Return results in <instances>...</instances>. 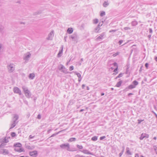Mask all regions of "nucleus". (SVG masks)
I'll return each instance as SVG.
<instances>
[{"instance_id":"nucleus-1","label":"nucleus","mask_w":157,"mask_h":157,"mask_svg":"<svg viewBox=\"0 0 157 157\" xmlns=\"http://www.w3.org/2000/svg\"><path fill=\"white\" fill-rule=\"evenodd\" d=\"M22 89L24 92L26 97L28 98H30L31 96V94L28 89L25 86L22 87Z\"/></svg>"},{"instance_id":"nucleus-2","label":"nucleus","mask_w":157,"mask_h":157,"mask_svg":"<svg viewBox=\"0 0 157 157\" xmlns=\"http://www.w3.org/2000/svg\"><path fill=\"white\" fill-rule=\"evenodd\" d=\"M73 41L77 42L79 38L77 34L76 33H74L73 34L71 35L70 36Z\"/></svg>"},{"instance_id":"nucleus-3","label":"nucleus","mask_w":157,"mask_h":157,"mask_svg":"<svg viewBox=\"0 0 157 157\" xmlns=\"http://www.w3.org/2000/svg\"><path fill=\"white\" fill-rule=\"evenodd\" d=\"M61 148L63 149H66L68 151H71L70 150V146L69 143L62 144L60 145Z\"/></svg>"},{"instance_id":"nucleus-4","label":"nucleus","mask_w":157,"mask_h":157,"mask_svg":"<svg viewBox=\"0 0 157 157\" xmlns=\"http://www.w3.org/2000/svg\"><path fill=\"white\" fill-rule=\"evenodd\" d=\"M9 72L11 73L15 70V65L13 63H10L7 66Z\"/></svg>"},{"instance_id":"nucleus-5","label":"nucleus","mask_w":157,"mask_h":157,"mask_svg":"<svg viewBox=\"0 0 157 157\" xmlns=\"http://www.w3.org/2000/svg\"><path fill=\"white\" fill-rule=\"evenodd\" d=\"M54 31H52L51 32L48 34V37L46 38V40H52L54 36Z\"/></svg>"},{"instance_id":"nucleus-6","label":"nucleus","mask_w":157,"mask_h":157,"mask_svg":"<svg viewBox=\"0 0 157 157\" xmlns=\"http://www.w3.org/2000/svg\"><path fill=\"white\" fill-rule=\"evenodd\" d=\"M31 54L29 52H27L24 55V59L25 61H28L30 57Z\"/></svg>"},{"instance_id":"nucleus-7","label":"nucleus","mask_w":157,"mask_h":157,"mask_svg":"<svg viewBox=\"0 0 157 157\" xmlns=\"http://www.w3.org/2000/svg\"><path fill=\"white\" fill-rule=\"evenodd\" d=\"M13 91L15 93L18 94L19 95L21 94V90L17 87H15L13 88Z\"/></svg>"},{"instance_id":"nucleus-8","label":"nucleus","mask_w":157,"mask_h":157,"mask_svg":"<svg viewBox=\"0 0 157 157\" xmlns=\"http://www.w3.org/2000/svg\"><path fill=\"white\" fill-rule=\"evenodd\" d=\"M149 137V135L145 133H142L140 135V139L142 140L144 138H147Z\"/></svg>"},{"instance_id":"nucleus-9","label":"nucleus","mask_w":157,"mask_h":157,"mask_svg":"<svg viewBox=\"0 0 157 157\" xmlns=\"http://www.w3.org/2000/svg\"><path fill=\"white\" fill-rule=\"evenodd\" d=\"M30 155L33 157H36L37 155V152L36 151L30 152H29Z\"/></svg>"},{"instance_id":"nucleus-10","label":"nucleus","mask_w":157,"mask_h":157,"mask_svg":"<svg viewBox=\"0 0 157 157\" xmlns=\"http://www.w3.org/2000/svg\"><path fill=\"white\" fill-rule=\"evenodd\" d=\"M80 151L85 154L87 155H93V153L90 152L89 151L87 150H84L82 151Z\"/></svg>"},{"instance_id":"nucleus-11","label":"nucleus","mask_w":157,"mask_h":157,"mask_svg":"<svg viewBox=\"0 0 157 157\" xmlns=\"http://www.w3.org/2000/svg\"><path fill=\"white\" fill-rule=\"evenodd\" d=\"M100 23H99L97 27L94 29V31L95 33H98V31L100 29V27L102 25V24L100 25Z\"/></svg>"},{"instance_id":"nucleus-12","label":"nucleus","mask_w":157,"mask_h":157,"mask_svg":"<svg viewBox=\"0 0 157 157\" xmlns=\"http://www.w3.org/2000/svg\"><path fill=\"white\" fill-rule=\"evenodd\" d=\"M18 118L19 116L18 115L16 114H14L12 119V121L17 122L16 121L18 119Z\"/></svg>"},{"instance_id":"nucleus-13","label":"nucleus","mask_w":157,"mask_h":157,"mask_svg":"<svg viewBox=\"0 0 157 157\" xmlns=\"http://www.w3.org/2000/svg\"><path fill=\"white\" fill-rule=\"evenodd\" d=\"M14 150L16 151L21 152L24 151V150L22 148H20L19 147H15L14 148Z\"/></svg>"},{"instance_id":"nucleus-14","label":"nucleus","mask_w":157,"mask_h":157,"mask_svg":"<svg viewBox=\"0 0 157 157\" xmlns=\"http://www.w3.org/2000/svg\"><path fill=\"white\" fill-rule=\"evenodd\" d=\"M18 121L15 122L14 121H12L11 123V126L10 128H14L16 125V124L17 123Z\"/></svg>"},{"instance_id":"nucleus-15","label":"nucleus","mask_w":157,"mask_h":157,"mask_svg":"<svg viewBox=\"0 0 157 157\" xmlns=\"http://www.w3.org/2000/svg\"><path fill=\"white\" fill-rule=\"evenodd\" d=\"M104 35H105L104 33H102L96 39L97 40H100V39L101 40V39H103V36H104Z\"/></svg>"},{"instance_id":"nucleus-16","label":"nucleus","mask_w":157,"mask_h":157,"mask_svg":"<svg viewBox=\"0 0 157 157\" xmlns=\"http://www.w3.org/2000/svg\"><path fill=\"white\" fill-rule=\"evenodd\" d=\"M73 31V29L72 28H69L68 29L67 32L69 34H70L72 33Z\"/></svg>"},{"instance_id":"nucleus-17","label":"nucleus","mask_w":157,"mask_h":157,"mask_svg":"<svg viewBox=\"0 0 157 157\" xmlns=\"http://www.w3.org/2000/svg\"><path fill=\"white\" fill-rule=\"evenodd\" d=\"M109 3L108 2V1H105L103 4V6L104 7H106L109 5Z\"/></svg>"},{"instance_id":"nucleus-18","label":"nucleus","mask_w":157,"mask_h":157,"mask_svg":"<svg viewBox=\"0 0 157 157\" xmlns=\"http://www.w3.org/2000/svg\"><path fill=\"white\" fill-rule=\"evenodd\" d=\"M135 88V86H134V85L132 84L129 86L127 88H126V89H133Z\"/></svg>"},{"instance_id":"nucleus-19","label":"nucleus","mask_w":157,"mask_h":157,"mask_svg":"<svg viewBox=\"0 0 157 157\" xmlns=\"http://www.w3.org/2000/svg\"><path fill=\"white\" fill-rule=\"evenodd\" d=\"M2 151V153L4 155L8 154H9L8 151L7 149H3Z\"/></svg>"},{"instance_id":"nucleus-20","label":"nucleus","mask_w":157,"mask_h":157,"mask_svg":"<svg viewBox=\"0 0 157 157\" xmlns=\"http://www.w3.org/2000/svg\"><path fill=\"white\" fill-rule=\"evenodd\" d=\"M65 67L62 64H60L58 66V69L61 71V70L63 69H64Z\"/></svg>"},{"instance_id":"nucleus-21","label":"nucleus","mask_w":157,"mask_h":157,"mask_svg":"<svg viewBox=\"0 0 157 157\" xmlns=\"http://www.w3.org/2000/svg\"><path fill=\"white\" fill-rule=\"evenodd\" d=\"M138 24V22L137 21H132L131 22L132 25V26H135Z\"/></svg>"},{"instance_id":"nucleus-22","label":"nucleus","mask_w":157,"mask_h":157,"mask_svg":"<svg viewBox=\"0 0 157 157\" xmlns=\"http://www.w3.org/2000/svg\"><path fill=\"white\" fill-rule=\"evenodd\" d=\"M35 77V75L33 73L30 74L29 75V78L33 79Z\"/></svg>"},{"instance_id":"nucleus-23","label":"nucleus","mask_w":157,"mask_h":157,"mask_svg":"<svg viewBox=\"0 0 157 157\" xmlns=\"http://www.w3.org/2000/svg\"><path fill=\"white\" fill-rule=\"evenodd\" d=\"M122 82H123L122 81H120L117 83V84L116 85V86L117 87H120L121 86V83H122Z\"/></svg>"},{"instance_id":"nucleus-24","label":"nucleus","mask_w":157,"mask_h":157,"mask_svg":"<svg viewBox=\"0 0 157 157\" xmlns=\"http://www.w3.org/2000/svg\"><path fill=\"white\" fill-rule=\"evenodd\" d=\"M62 53H63L62 50H59L58 54L57 55V57H61L62 56Z\"/></svg>"},{"instance_id":"nucleus-25","label":"nucleus","mask_w":157,"mask_h":157,"mask_svg":"<svg viewBox=\"0 0 157 157\" xmlns=\"http://www.w3.org/2000/svg\"><path fill=\"white\" fill-rule=\"evenodd\" d=\"M15 147H20L21 146V144L20 143H17L14 145Z\"/></svg>"},{"instance_id":"nucleus-26","label":"nucleus","mask_w":157,"mask_h":157,"mask_svg":"<svg viewBox=\"0 0 157 157\" xmlns=\"http://www.w3.org/2000/svg\"><path fill=\"white\" fill-rule=\"evenodd\" d=\"M4 27L2 25L0 24V32H3L4 29Z\"/></svg>"},{"instance_id":"nucleus-27","label":"nucleus","mask_w":157,"mask_h":157,"mask_svg":"<svg viewBox=\"0 0 157 157\" xmlns=\"http://www.w3.org/2000/svg\"><path fill=\"white\" fill-rule=\"evenodd\" d=\"M138 84V82L136 81V80H135L133 81L132 82V84L134 85V86H135V87Z\"/></svg>"},{"instance_id":"nucleus-28","label":"nucleus","mask_w":157,"mask_h":157,"mask_svg":"<svg viewBox=\"0 0 157 157\" xmlns=\"http://www.w3.org/2000/svg\"><path fill=\"white\" fill-rule=\"evenodd\" d=\"M61 71L65 74H67L68 73L65 67L64 69H62Z\"/></svg>"},{"instance_id":"nucleus-29","label":"nucleus","mask_w":157,"mask_h":157,"mask_svg":"<svg viewBox=\"0 0 157 157\" xmlns=\"http://www.w3.org/2000/svg\"><path fill=\"white\" fill-rule=\"evenodd\" d=\"M26 147L29 149H32L34 148V147L33 146H31L29 145H27L26 146Z\"/></svg>"},{"instance_id":"nucleus-30","label":"nucleus","mask_w":157,"mask_h":157,"mask_svg":"<svg viewBox=\"0 0 157 157\" xmlns=\"http://www.w3.org/2000/svg\"><path fill=\"white\" fill-rule=\"evenodd\" d=\"M98 137L96 136H94L91 138V140L93 141H95L97 140Z\"/></svg>"},{"instance_id":"nucleus-31","label":"nucleus","mask_w":157,"mask_h":157,"mask_svg":"<svg viewBox=\"0 0 157 157\" xmlns=\"http://www.w3.org/2000/svg\"><path fill=\"white\" fill-rule=\"evenodd\" d=\"M74 73L75 74L77 75V76L78 77V78H81V75L79 73H78L76 71L74 72Z\"/></svg>"},{"instance_id":"nucleus-32","label":"nucleus","mask_w":157,"mask_h":157,"mask_svg":"<svg viewBox=\"0 0 157 157\" xmlns=\"http://www.w3.org/2000/svg\"><path fill=\"white\" fill-rule=\"evenodd\" d=\"M93 23L95 24L98 23V20L97 19H95L93 20Z\"/></svg>"},{"instance_id":"nucleus-33","label":"nucleus","mask_w":157,"mask_h":157,"mask_svg":"<svg viewBox=\"0 0 157 157\" xmlns=\"http://www.w3.org/2000/svg\"><path fill=\"white\" fill-rule=\"evenodd\" d=\"M76 139L75 138H70L69 140V141L72 142L73 141H75Z\"/></svg>"},{"instance_id":"nucleus-34","label":"nucleus","mask_w":157,"mask_h":157,"mask_svg":"<svg viewBox=\"0 0 157 157\" xmlns=\"http://www.w3.org/2000/svg\"><path fill=\"white\" fill-rule=\"evenodd\" d=\"M105 14V12L104 11H102L100 13V15L101 17H102Z\"/></svg>"},{"instance_id":"nucleus-35","label":"nucleus","mask_w":157,"mask_h":157,"mask_svg":"<svg viewBox=\"0 0 157 157\" xmlns=\"http://www.w3.org/2000/svg\"><path fill=\"white\" fill-rule=\"evenodd\" d=\"M6 145V144H5L4 143H3L1 144L0 145V148H3L4 147V146Z\"/></svg>"},{"instance_id":"nucleus-36","label":"nucleus","mask_w":157,"mask_h":157,"mask_svg":"<svg viewBox=\"0 0 157 157\" xmlns=\"http://www.w3.org/2000/svg\"><path fill=\"white\" fill-rule=\"evenodd\" d=\"M129 148L128 147H127L126 148V150H127V152L128 154H129V155H131V153L129 151Z\"/></svg>"},{"instance_id":"nucleus-37","label":"nucleus","mask_w":157,"mask_h":157,"mask_svg":"<svg viewBox=\"0 0 157 157\" xmlns=\"http://www.w3.org/2000/svg\"><path fill=\"white\" fill-rule=\"evenodd\" d=\"M77 147L79 149H82L83 148V146L82 145H80L78 144L77 145Z\"/></svg>"},{"instance_id":"nucleus-38","label":"nucleus","mask_w":157,"mask_h":157,"mask_svg":"<svg viewBox=\"0 0 157 157\" xmlns=\"http://www.w3.org/2000/svg\"><path fill=\"white\" fill-rule=\"evenodd\" d=\"M9 140H7L6 138V137H5L3 140V142H5V143H7L8 142Z\"/></svg>"},{"instance_id":"nucleus-39","label":"nucleus","mask_w":157,"mask_h":157,"mask_svg":"<svg viewBox=\"0 0 157 157\" xmlns=\"http://www.w3.org/2000/svg\"><path fill=\"white\" fill-rule=\"evenodd\" d=\"M154 149L155 151V153L157 154V147L156 146H154Z\"/></svg>"},{"instance_id":"nucleus-40","label":"nucleus","mask_w":157,"mask_h":157,"mask_svg":"<svg viewBox=\"0 0 157 157\" xmlns=\"http://www.w3.org/2000/svg\"><path fill=\"white\" fill-rule=\"evenodd\" d=\"M11 135L12 137H14L16 136V134L15 132H13L11 133Z\"/></svg>"},{"instance_id":"nucleus-41","label":"nucleus","mask_w":157,"mask_h":157,"mask_svg":"<svg viewBox=\"0 0 157 157\" xmlns=\"http://www.w3.org/2000/svg\"><path fill=\"white\" fill-rule=\"evenodd\" d=\"M41 13V12L39 11H37L36 12H35L34 13V15H36L38 14H40Z\"/></svg>"},{"instance_id":"nucleus-42","label":"nucleus","mask_w":157,"mask_h":157,"mask_svg":"<svg viewBox=\"0 0 157 157\" xmlns=\"http://www.w3.org/2000/svg\"><path fill=\"white\" fill-rule=\"evenodd\" d=\"M123 76V74L122 73H120L116 77V78H120L121 77H122Z\"/></svg>"},{"instance_id":"nucleus-43","label":"nucleus","mask_w":157,"mask_h":157,"mask_svg":"<svg viewBox=\"0 0 157 157\" xmlns=\"http://www.w3.org/2000/svg\"><path fill=\"white\" fill-rule=\"evenodd\" d=\"M74 69V67L73 66H71L69 67V70L71 71Z\"/></svg>"},{"instance_id":"nucleus-44","label":"nucleus","mask_w":157,"mask_h":157,"mask_svg":"<svg viewBox=\"0 0 157 157\" xmlns=\"http://www.w3.org/2000/svg\"><path fill=\"white\" fill-rule=\"evenodd\" d=\"M113 65L114 67H118V65L116 63H113Z\"/></svg>"},{"instance_id":"nucleus-45","label":"nucleus","mask_w":157,"mask_h":157,"mask_svg":"<svg viewBox=\"0 0 157 157\" xmlns=\"http://www.w3.org/2000/svg\"><path fill=\"white\" fill-rule=\"evenodd\" d=\"M124 29L125 30H130V28L128 27H125L124 28Z\"/></svg>"},{"instance_id":"nucleus-46","label":"nucleus","mask_w":157,"mask_h":157,"mask_svg":"<svg viewBox=\"0 0 157 157\" xmlns=\"http://www.w3.org/2000/svg\"><path fill=\"white\" fill-rule=\"evenodd\" d=\"M119 53L118 52H117V53H115V54H113V57H115V56H117V55H118L119 54Z\"/></svg>"},{"instance_id":"nucleus-47","label":"nucleus","mask_w":157,"mask_h":157,"mask_svg":"<svg viewBox=\"0 0 157 157\" xmlns=\"http://www.w3.org/2000/svg\"><path fill=\"white\" fill-rule=\"evenodd\" d=\"M3 45L2 44L0 43V52H1V49L2 48Z\"/></svg>"},{"instance_id":"nucleus-48","label":"nucleus","mask_w":157,"mask_h":157,"mask_svg":"<svg viewBox=\"0 0 157 157\" xmlns=\"http://www.w3.org/2000/svg\"><path fill=\"white\" fill-rule=\"evenodd\" d=\"M144 121V120H138V124H140L141 123V122L142 121Z\"/></svg>"},{"instance_id":"nucleus-49","label":"nucleus","mask_w":157,"mask_h":157,"mask_svg":"<svg viewBox=\"0 0 157 157\" xmlns=\"http://www.w3.org/2000/svg\"><path fill=\"white\" fill-rule=\"evenodd\" d=\"M41 118V116L40 115V114H39L37 116V118L39 119H40Z\"/></svg>"},{"instance_id":"nucleus-50","label":"nucleus","mask_w":157,"mask_h":157,"mask_svg":"<svg viewBox=\"0 0 157 157\" xmlns=\"http://www.w3.org/2000/svg\"><path fill=\"white\" fill-rule=\"evenodd\" d=\"M105 138V136H102V137H100V140H101Z\"/></svg>"},{"instance_id":"nucleus-51","label":"nucleus","mask_w":157,"mask_h":157,"mask_svg":"<svg viewBox=\"0 0 157 157\" xmlns=\"http://www.w3.org/2000/svg\"><path fill=\"white\" fill-rule=\"evenodd\" d=\"M152 112L155 115L156 118H157V114L153 111H152Z\"/></svg>"},{"instance_id":"nucleus-52","label":"nucleus","mask_w":157,"mask_h":157,"mask_svg":"<svg viewBox=\"0 0 157 157\" xmlns=\"http://www.w3.org/2000/svg\"><path fill=\"white\" fill-rule=\"evenodd\" d=\"M123 42V40H120L119 42V44L121 45L122 44V43Z\"/></svg>"},{"instance_id":"nucleus-53","label":"nucleus","mask_w":157,"mask_h":157,"mask_svg":"<svg viewBox=\"0 0 157 157\" xmlns=\"http://www.w3.org/2000/svg\"><path fill=\"white\" fill-rule=\"evenodd\" d=\"M145 66L147 68L148 66V63H146L145 64Z\"/></svg>"},{"instance_id":"nucleus-54","label":"nucleus","mask_w":157,"mask_h":157,"mask_svg":"<svg viewBox=\"0 0 157 157\" xmlns=\"http://www.w3.org/2000/svg\"><path fill=\"white\" fill-rule=\"evenodd\" d=\"M116 31H117V30H111L109 31V32L110 33H111V32H115Z\"/></svg>"},{"instance_id":"nucleus-55","label":"nucleus","mask_w":157,"mask_h":157,"mask_svg":"<svg viewBox=\"0 0 157 157\" xmlns=\"http://www.w3.org/2000/svg\"><path fill=\"white\" fill-rule=\"evenodd\" d=\"M86 86L85 85V84H82V88L83 89H84V87Z\"/></svg>"},{"instance_id":"nucleus-56","label":"nucleus","mask_w":157,"mask_h":157,"mask_svg":"<svg viewBox=\"0 0 157 157\" xmlns=\"http://www.w3.org/2000/svg\"><path fill=\"white\" fill-rule=\"evenodd\" d=\"M149 32L151 33H152V30L151 29H149Z\"/></svg>"},{"instance_id":"nucleus-57","label":"nucleus","mask_w":157,"mask_h":157,"mask_svg":"<svg viewBox=\"0 0 157 157\" xmlns=\"http://www.w3.org/2000/svg\"><path fill=\"white\" fill-rule=\"evenodd\" d=\"M123 151H122V152H121L120 153V154H119L120 156H121V155H122Z\"/></svg>"},{"instance_id":"nucleus-58","label":"nucleus","mask_w":157,"mask_h":157,"mask_svg":"<svg viewBox=\"0 0 157 157\" xmlns=\"http://www.w3.org/2000/svg\"><path fill=\"white\" fill-rule=\"evenodd\" d=\"M118 68V67H116V68L114 70V72L116 71L117 70Z\"/></svg>"},{"instance_id":"nucleus-59","label":"nucleus","mask_w":157,"mask_h":157,"mask_svg":"<svg viewBox=\"0 0 157 157\" xmlns=\"http://www.w3.org/2000/svg\"><path fill=\"white\" fill-rule=\"evenodd\" d=\"M33 137H34V136H32V135H30V136H29V138H30V139H32V138H33Z\"/></svg>"},{"instance_id":"nucleus-60","label":"nucleus","mask_w":157,"mask_h":157,"mask_svg":"<svg viewBox=\"0 0 157 157\" xmlns=\"http://www.w3.org/2000/svg\"><path fill=\"white\" fill-rule=\"evenodd\" d=\"M63 45H62L61 47V49L60 50H62V51H63Z\"/></svg>"},{"instance_id":"nucleus-61","label":"nucleus","mask_w":157,"mask_h":157,"mask_svg":"<svg viewBox=\"0 0 157 157\" xmlns=\"http://www.w3.org/2000/svg\"><path fill=\"white\" fill-rule=\"evenodd\" d=\"M82 79V78H78V81L79 82H80Z\"/></svg>"},{"instance_id":"nucleus-62","label":"nucleus","mask_w":157,"mask_h":157,"mask_svg":"<svg viewBox=\"0 0 157 157\" xmlns=\"http://www.w3.org/2000/svg\"><path fill=\"white\" fill-rule=\"evenodd\" d=\"M67 37V36H64V40H65V42H66V38Z\"/></svg>"},{"instance_id":"nucleus-63","label":"nucleus","mask_w":157,"mask_h":157,"mask_svg":"<svg viewBox=\"0 0 157 157\" xmlns=\"http://www.w3.org/2000/svg\"><path fill=\"white\" fill-rule=\"evenodd\" d=\"M135 157H139V156L138 154H136L135 155Z\"/></svg>"},{"instance_id":"nucleus-64","label":"nucleus","mask_w":157,"mask_h":157,"mask_svg":"<svg viewBox=\"0 0 157 157\" xmlns=\"http://www.w3.org/2000/svg\"><path fill=\"white\" fill-rule=\"evenodd\" d=\"M155 61L157 62V57H155Z\"/></svg>"}]
</instances>
